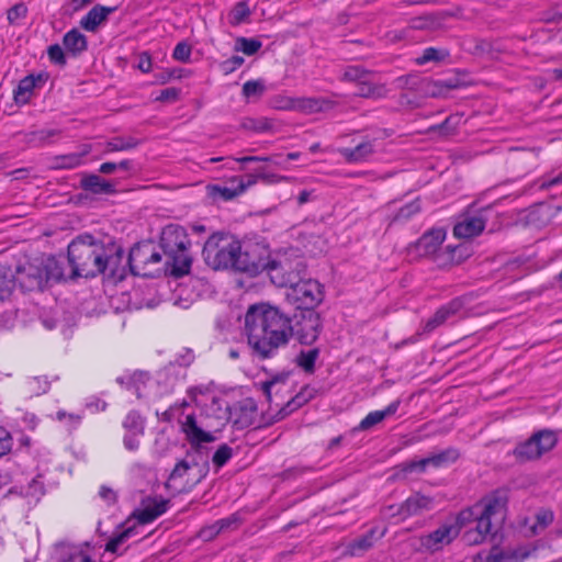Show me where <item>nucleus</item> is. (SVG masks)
I'll use <instances>...</instances> for the list:
<instances>
[{
    "label": "nucleus",
    "mask_w": 562,
    "mask_h": 562,
    "mask_svg": "<svg viewBox=\"0 0 562 562\" xmlns=\"http://www.w3.org/2000/svg\"><path fill=\"white\" fill-rule=\"evenodd\" d=\"M323 329L321 315L315 311H302L290 317L278 307L266 303L249 306L245 315V334L252 353L259 359L274 357L288 346L291 337L301 345H313Z\"/></svg>",
    "instance_id": "1"
},
{
    "label": "nucleus",
    "mask_w": 562,
    "mask_h": 562,
    "mask_svg": "<svg viewBox=\"0 0 562 562\" xmlns=\"http://www.w3.org/2000/svg\"><path fill=\"white\" fill-rule=\"evenodd\" d=\"M124 251L113 241L103 243L91 235H80L68 246V261L72 278H93L109 270L115 274Z\"/></svg>",
    "instance_id": "2"
},
{
    "label": "nucleus",
    "mask_w": 562,
    "mask_h": 562,
    "mask_svg": "<svg viewBox=\"0 0 562 562\" xmlns=\"http://www.w3.org/2000/svg\"><path fill=\"white\" fill-rule=\"evenodd\" d=\"M189 406L190 402L187 400L171 405L162 413V420H177L179 423L181 431L190 443V449L182 460L188 463L191 471H194V479L191 481V484H196L209 473L210 469L209 451L203 447V443L214 441L215 437L210 430H206V428L211 427L206 423V417L201 416L198 419L193 413H186Z\"/></svg>",
    "instance_id": "3"
},
{
    "label": "nucleus",
    "mask_w": 562,
    "mask_h": 562,
    "mask_svg": "<svg viewBox=\"0 0 562 562\" xmlns=\"http://www.w3.org/2000/svg\"><path fill=\"white\" fill-rule=\"evenodd\" d=\"M306 265L303 260L283 262L271 269V280L278 286L288 288L286 299L297 308L314 311L324 300L322 284L314 279H303Z\"/></svg>",
    "instance_id": "4"
},
{
    "label": "nucleus",
    "mask_w": 562,
    "mask_h": 562,
    "mask_svg": "<svg viewBox=\"0 0 562 562\" xmlns=\"http://www.w3.org/2000/svg\"><path fill=\"white\" fill-rule=\"evenodd\" d=\"M190 246V238L182 226L169 224L164 227L160 235V247L167 258L166 265L170 266V273L176 278L190 272L192 265Z\"/></svg>",
    "instance_id": "5"
},
{
    "label": "nucleus",
    "mask_w": 562,
    "mask_h": 562,
    "mask_svg": "<svg viewBox=\"0 0 562 562\" xmlns=\"http://www.w3.org/2000/svg\"><path fill=\"white\" fill-rule=\"evenodd\" d=\"M288 374L274 376L261 384V390L270 403V409L277 411V419H283L301 406L306 404L314 397L315 390L304 386L296 395L284 401L282 394L286 393L289 386L286 384Z\"/></svg>",
    "instance_id": "6"
},
{
    "label": "nucleus",
    "mask_w": 562,
    "mask_h": 562,
    "mask_svg": "<svg viewBox=\"0 0 562 562\" xmlns=\"http://www.w3.org/2000/svg\"><path fill=\"white\" fill-rule=\"evenodd\" d=\"M506 503L505 493L495 492L474 506L461 510L457 517V522L460 527L474 522L475 526L472 529L487 538L492 531V517L501 513Z\"/></svg>",
    "instance_id": "7"
},
{
    "label": "nucleus",
    "mask_w": 562,
    "mask_h": 562,
    "mask_svg": "<svg viewBox=\"0 0 562 562\" xmlns=\"http://www.w3.org/2000/svg\"><path fill=\"white\" fill-rule=\"evenodd\" d=\"M240 243L226 234H213L205 241L202 256L205 263L214 270L234 268Z\"/></svg>",
    "instance_id": "8"
},
{
    "label": "nucleus",
    "mask_w": 562,
    "mask_h": 562,
    "mask_svg": "<svg viewBox=\"0 0 562 562\" xmlns=\"http://www.w3.org/2000/svg\"><path fill=\"white\" fill-rule=\"evenodd\" d=\"M558 443V435L550 429L533 432L530 438L519 442L513 450V456L519 462L538 460L552 450Z\"/></svg>",
    "instance_id": "9"
},
{
    "label": "nucleus",
    "mask_w": 562,
    "mask_h": 562,
    "mask_svg": "<svg viewBox=\"0 0 562 562\" xmlns=\"http://www.w3.org/2000/svg\"><path fill=\"white\" fill-rule=\"evenodd\" d=\"M460 532V527L441 525L436 530L413 539L412 547L417 552L436 553L449 546Z\"/></svg>",
    "instance_id": "10"
},
{
    "label": "nucleus",
    "mask_w": 562,
    "mask_h": 562,
    "mask_svg": "<svg viewBox=\"0 0 562 562\" xmlns=\"http://www.w3.org/2000/svg\"><path fill=\"white\" fill-rule=\"evenodd\" d=\"M267 251L258 244L240 245L235 269L247 273H257L268 267Z\"/></svg>",
    "instance_id": "11"
},
{
    "label": "nucleus",
    "mask_w": 562,
    "mask_h": 562,
    "mask_svg": "<svg viewBox=\"0 0 562 562\" xmlns=\"http://www.w3.org/2000/svg\"><path fill=\"white\" fill-rule=\"evenodd\" d=\"M161 261V255L149 244H137L130 250L127 263L133 274L147 276L146 267Z\"/></svg>",
    "instance_id": "12"
},
{
    "label": "nucleus",
    "mask_w": 562,
    "mask_h": 562,
    "mask_svg": "<svg viewBox=\"0 0 562 562\" xmlns=\"http://www.w3.org/2000/svg\"><path fill=\"white\" fill-rule=\"evenodd\" d=\"M256 183L257 177H255L254 175H247L246 178L232 177L224 183L210 186L209 190L212 196H220L224 201H229L240 195L246 191V189Z\"/></svg>",
    "instance_id": "13"
},
{
    "label": "nucleus",
    "mask_w": 562,
    "mask_h": 562,
    "mask_svg": "<svg viewBox=\"0 0 562 562\" xmlns=\"http://www.w3.org/2000/svg\"><path fill=\"white\" fill-rule=\"evenodd\" d=\"M447 237V231L442 227H434L425 232L413 245L411 251H415L419 257H432L438 252Z\"/></svg>",
    "instance_id": "14"
},
{
    "label": "nucleus",
    "mask_w": 562,
    "mask_h": 562,
    "mask_svg": "<svg viewBox=\"0 0 562 562\" xmlns=\"http://www.w3.org/2000/svg\"><path fill=\"white\" fill-rule=\"evenodd\" d=\"M375 142L369 137H364L355 147L338 148V154L348 164H360L368 161L375 153Z\"/></svg>",
    "instance_id": "15"
},
{
    "label": "nucleus",
    "mask_w": 562,
    "mask_h": 562,
    "mask_svg": "<svg viewBox=\"0 0 562 562\" xmlns=\"http://www.w3.org/2000/svg\"><path fill=\"white\" fill-rule=\"evenodd\" d=\"M463 307V302L460 299H453L447 304L439 307L436 313L425 322L423 333L429 334L439 326L446 324L454 317Z\"/></svg>",
    "instance_id": "16"
},
{
    "label": "nucleus",
    "mask_w": 562,
    "mask_h": 562,
    "mask_svg": "<svg viewBox=\"0 0 562 562\" xmlns=\"http://www.w3.org/2000/svg\"><path fill=\"white\" fill-rule=\"evenodd\" d=\"M434 508V499L419 493H415L403 502L398 507L396 514L402 518H407L415 515H420L424 512Z\"/></svg>",
    "instance_id": "17"
},
{
    "label": "nucleus",
    "mask_w": 562,
    "mask_h": 562,
    "mask_svg": "<svg viewBox=\"0 0 562 562\" xmlns=\"http://www.w3.org/2000/svg\"><path fill=\"white\" fill-rule=\"evenodd\" d=\"M464 258V248L461 245H447L446 247L441 246L431 260L439 268H448L461 263Z\"/></svg>",
    "instance_id": "18"
},
{
    "label": "nucleus",
    "mask_w": 562,
    "mask_h": 562,
    "mask_svg": "<svg viewBox=\"0 0 562 562\" xmlns=\"http://www.w3.org/2000/svg\"><path fill=\"white\" fill-rule=\"evenodd\" d=\"M115 11L114 7L94 5L80 20V26L88 32H95L98 27L108 20V16Z\"/></svg>",
    "instance_id": "19"
},
{
    "label": "nucleus",
    "mask_w": 562,
    "mask_h": 562,
    "mask_svg": "<svg viewBox=\"0 0 562 562\" xmlns=\"http://www.w3.org/2000/svg\"><path fill=\"white\" fill-rule=\"evenodd\" d=\"M385 535V529L379 530L378 528H371L364 535L353 539L347 546V550L351 555H361L369 549H371L374 542Z\"/></svg>",
    "instance_id": "20"
},
{
    "label": "nucleus",
    "mask_w": 562,
    "mask_h": 562,
    "mask_svg": "<svg viewBox=\"0 0 562 562\" xmlns=\"http://www.w3.org/2000/svg\"><path fill=\"white\" fill-rule=\"evenodd\" d=\"M485 227L482 216H467L453 227V235L458 238H472L480 235Z\"/></svg>",
    "instance_id": "21"
},
{
    "label": "nucleus",
    "mask_w": 562,
    "mask_h": 562,
    "mask_svg": "<svg viewBox=\"0 0 562 562\" xmlns=\"http://www.w3.org/2000/svg\"><path fill=\"white\" fill-rule=\"evenodd\" d=\"M191 473L194 474V471H191L188 463H186L183 460H180L171 471L167 482L166 487L175 493H181L187 490V487L192 486L191 482H179L182 480L186 475H190Z\"/></svg>",
    "instance_id": "22"
},
{
    "label": "nucleus",
    "mask_w": 562,
    "mask_h": 562,
    "mask_svg": "<svg viewBox=\"0 0 562 562\" xmlns=\"http://www.w3.org/2000/svg\"><path fill=\"white\" fill-rule=\"evenodd\" d=\"M401 405V400H395L382 411L370 412L358 425V430H369L385 418L393 416Z\"/></svg>",
    "instance_id": "23"
},
{
    "label": "nucleus",
    "mask_w": 562,
    "mask_h": 562,
    "mask_svg": "<svg viewBox=\"0 0 562 562\" xmlns=\"http://www.w3.org/2000/svg\"><path fill=\"white\" fill-rule=\"evenodd\" d=\"M80 186L85 191H89L93 194H111L115 192L114 184L98 175H87L82 177Z\"/></svg>",
    "instance_id": "24"
},
{
    "label": "nucleus",
    "mask_w": 562,
    "mask_h": 562,
    "mask_svg": "<svg viewBox=\"0 0 562 562\" xmlns=\"http://www.w3.org/2000/svg\"><path fill=\"white\" fill-rule=\"evenodd\" d=\"M37 82H43V77L41 75L36 77L30 75L21 79L18 87L13 91L14 101L18 104H26L37 86Z\"/></svg>",
    "instance_id": "25"
},
{
    "label": "nucleus",
    "mask_w": 562,
    "mask_h": 562,
    "mask_svg": "<svg viewBox=\"0 0 562 562\" xmlns=\"http://www.w3.org/2000/svg\"><path fill=\"white\" fill-rule=\"evenodd\" d=\"M168 499H154L137 514V520L142 525L149 524L165 514L168 509Z\"/></svg>",
    "instance_id": "26"
},
{
    "label": "nucleus",
    "mask_w": 562,
    "mask_h": 562,
    "mask_svg": "<svg viewBox=\"0 0 562 562\" xmlns=\"http://www.w3.org/2000/svg\"><path fill=\"white\" fill-rule=\"evenodd\" d=\"M384 85L375 83L373 75L357 83L356 94L367 99H382L386 97Z\"/></svg>",
    "instance_id": "27"
},
{
    "label": "nucleus",
    "mask_w": 562,
    "mask_h": 562,
    "mask_svg": "<svg viewBox=\"0 0 562 562\" xmlns=\"http://www.w3.org/2000/svg\"><path fill=\"white\" fill-rule=\"evenodd\" d=\"M63 44L66 50L74 56L81 54L88 48L87 37L77 29H72L64 35Z\"/></svg>",
    "instance_id": "28"
},
{
    "label": "nucleus",
    "mask_w": 562,
    "mask_h": 562,
    "mask_svg": "<svg viewBox=\"0 0 562 562\" xmlns=\"http://www.w3.org/2000/svg\"><path fill=\"white\" fill-rule=\"evenodd\" d=\"M330 106L331 102L323 98H295V111L306 114L322 112Z\"/></svg>",
    "instance_id": "29"
},
{
    "label": "nucleus",
    "mask_w": 562,
    "mask_h": 562,
    "mask_svg": "<svg viewBox=\"0 0 562 562\" xmlns=\"http://www.w3.org/2000/svg\"><path fill=\"white\" fill-rule=\"evenodd\" d=\"M460 458V451L454 447H449L440 452L427 457L428 465L439 469L454 463Z\"/></svg>",
    "instance_id": "30"
},
{
    "label": "nucleus",
    "mask_w": 562,
    "mask_h": 562,
    "mask_svg": "<svg viewBox=\"0 0 562 562\" xmlns=\"http://www.w3.org/2000/svg\"><path fill=\"white\" fill-rule=\"evenodd\" d=\"M422 211V204L419 199H415L403 206L391 217V223H406L411 221L415 215Z\"/></svg>",
    "instance_id": "31"
},
{
    "label": "nucleus",
    "mask_w": 562,
    "mask_h": 562,
    "mask_svg": "<svg viewBox=\"0 0 562 562\" xmlns=\"http://www.w3.org/2000/svg\"><path fill=\"white\" fill-rule=\"evenodd\" d=\"M150 381L149 374L144 371H135L127 374L126 389L133 392L138 398L144 396L146 384Z\"/></svg>",
    "instance_id": "32"
},
{
    "label": "nucleus",
    "mask_w": 562,
    "mask_h": 562,
    "mask_svg": "<svg viewBox=\"0 0 562 562\" xmlns=\"http://www.w3.org/2000/svg\"><path fill=\"white\" fill-rule=\"evenodd\" d=\"M427 457L420 460H413L408 462L401 463L396 467L395 476L397 479H405L411 473H425L428 468Z\"/></svg>",
    "instance_id": "33"
},
{
    "label": "nucleus",
    "mask_w": 562,
    "mask_h": 562,
    "mask_svg": "<svg viewBox=\"0 0 562 562\" xmlns=\"http://www.w3.org/2000/svg\"><path fill=\"white\" fill-rule=\"evenodd\" d=\"M139 140L132 136H116L112 137L105 144L106 151H124L137 147Z\"/></svg>",
    "instance_id": "34"
},
{
    "label": "nucleus",
    "mask_w": 562,
    "mask_h": 562,
    "mask_svg": "<svg viewBox=\"0 0 562 562\" xmlns=\"http://www.w3.org/2000/svg\"><path fill=\"white\" fill-rule=\"evenodd\" d=\"M319 357V349L312 348L308 350H302L296 356V364L303 369L306 373H313L315 371V362Z\"/></svg>",
    "instance_id": "35"
},
{
    "label": "nucleus",
    "mask_w": 562,
    "mask_h": 562,
    "mask_svg": "<svg viewBox=\"0 0 562 562\" xmlns=\"http://www.w3.org/2000/svg\"><path fill=\"white\" fill-rule=\"evenodd\" d=\"M449 57V52L445 48L427 47L422 55L416 58V64L422 66L428 63H440Z\"/></svg>",
    "instance_id": "36"
},
{
    "label": "nucleus",
    "mask_w": 562,
    "mask_h": 562,
    "mask_svg": "<svg viewBox=\"0 0 562 562\" xmlns=\"http://www.w3.org/2000/svg\"><path fill=\"white\" fill-rule=\"evenodd\" d=\"M462 86L461 80L457 77L446 78L441 80L430 81L428 93L432 97L441 94L445 90H456Z\"/></svg>",
    "instance_id": "37"
},
{
    "label": "nucleus",
    "mask_w": 562,
    "mask_h": 562,
    "mask_svg": "<svg viewBox=\"0 0 562 562\" xmlns=\"http://www.w3.org/2000/svg\"><path fill=\"white\" fill-rule=\"evenodd\" d=\"M396 85L398 88L409 90H419L420 88H425L426 91L428 92L430 88V80L420 79L419 77L414 75H407L398 77L396 79Z\"/></svg>",
    "instance_id": "38"
},
{
    "label": "nucleus",
    "mask_w": 562,
    "mask_h": 562,
    "mask_svg": "<svg viewBox=\"0 0 562 562\" xmlns=\"http://www.w3.org/2000/svg\"><path fill=\"white\" fill-rule=\"evenodd\" d=\"M123 427L130 434L143 435L145 420L136 411H131L124 418Z\"/></svg>",
    "instance_id": "39"
},
{
    "label": "nucleus",
    "mask_w": 562,
    "mask_h": 562,
    "mask_svg": "<svg viewBox=\"0 0 562 562\" xmlns=\"http://www.w3.org/2000/svg\"><path fill=\"white\" fill-rule=\"evenodd\" d=\"M136 535V527H127L119 535L111 538L105 544V551L111 553H119V548L125 541H127L131 537Z\"/></svg>",
    "instance_id": "40"
},
{
    "label": "nucleus",
    "mask_w": 562,
    "mask_h": 562,
    "mask_svg": "<svg viewBox=\"0 0 562 562\" xmlns=\"http://www.w3.org/2000/svg\"><path fill=\"white\" fill-rule=\"evenodd\" d=\"M243 127L256 133H265L273 128V123L267 117H247L243 122Z\"/></svg>",
    "instance_id": "41"
},
{
    "label": "nucleus",
    "mask_w": 562,
    "mask_h": 562,
    "mask_svg": "<svg viewBox=\"0 0 562 562\" xmlns=\"http://www.w3.org/2000/svg\"><path fill=\"white\" fill-rule=\"evenodd\" d=\"M372 76V71L364 69L361 66L352 65L347 66L342 74V80L359 83L368 77Z\"/></svg>",
    "instance_id": "42"
},
{
    "label": "nucleus",
    "mask_w": 562,
    "mask_h": 562,
    "mask_svg": "<svg viewBox=\"0 0 562 562\" xmlns=\"http://www.w3.org/2000/svg\"><path fill=\"white\" fill-rule=\"evenodd\" d=\"M262 46L257 38L238 37L235 43V50L243 52L247 56L255 55Z\"/></svg>",
    "instance_id": "43"
},
{
    "label": "nucleus",
    "mask_w": 562,
    "mask_h": 562,
    "mask_svg": "<svg viewBox=\"0 0 562 562\" xmlns=\"http://www.w3.org/2000/svg\"><path fill=\"white\" fill-rule=\"evenodd\" d=\"M554 519V515L552 510L549 509H540L536 514V522L530 527V531L532 536L538 535L540 531L544 530Z\"/></svg>",
    "instance_id": "44"
},
{
    "label": "nucleus",
    "mask_w": 562,
    "mask_h": 562,
    "mask_svg": "<svg viewBox=\"0 0 562 562\" xmlns=\"http://www.w3.org/2000/svg\"><path fill=\"white\" fill-rule=\"evenodd\" d=\"M266 90L265 82L262 80H248L243 85V95L250 99H259Z\"/></svg>",
    "instance_id": "45"
},
{
    "label": "nucleus",
    "mask_w": 562,
    "mask_h": 562,
    "mask_svg": "<svg viewBox=\"0 0 562 562\" xmlns=\"http://www.w3.org/2000/svg\"><path fill=\"white\" fill-rule=\"evenodd\" d=\"M59 562H93L91 557L78 547H67Z\"/></svg>",
    "instance_id": "46"
},
{
    "label": "nucleus",
    "mask_w": 562,
    "mask_h": 562,
    "mask_svg": "<svg viewBox=\"0 0 562 562\" xmlns=\"http://www.w3.org/2000/svg\"><path fill=\"white\" fill-rule=\"evenodd\" d=\"M82 154L71 153L55 157V167L64 169H72L81 165Z\"/></svg>",
    "instance_id": "47"
},
{
    "label": "nucleus",
    "mask_w": 562,
    "mask_h": 562,
    "mask_svg": "<svg viewBox=\"0 0 562 562\" xmlns=\"http://www.w3.org/2000/svg\"><path fill=\"white\" fill-rule=\"evenodd\" d=\"M537 549V546L518 547L514 550L505 552V560L522 562L524 560L528 559L533 552H536Z\"/></svg>",
    "instance_id": "48"
},
{
    "label": "nucleus",
    "mask_w": 562,
    "mask_h": 562,
    "mask_svg": "<svg viewBox=\"0 0 562 562\" xmlns=\"http://www.w3.org/2000/svg\"><path fill=\"white\" fill-rule=\"evenodd\" d=\"M233 457V449L226 445H221L217 450L214 452L212 461L216 468L224 467Z\"/></svg>",
    "instance_id": "49"
},
{
    "label": "nucleus",
    "mask_w": 562,
    "mask_h": 562,
    "mask_svg": "<svg viewBox=\"0 0 562 562\" xmlns=\"http://www.w3.org/2000/svg\"><path fill=\"white\" fill-rule=\"evenodd\" d=\"M45 494L44 482L42 476L34 477L25 490V495L38 501Z\"/></svg>",
    "instance_id": "50"
},
{
    "label": "nucleus",
    "mask_w": 562,
    "mask_h": 562,
    "mask_svg": "<svg viewBox=\"0 0 562 562\" xmlns=\"http://www.w3.org/2000/svg\"><path fill=\"white\" fill-rule=\"evenodd\" d=\"M26 14L27 7L23 2H20L8 10L7 19L10 24H18L21 20L26 18Z\"/></svg>",
    "instance_id": "51"
},
{
    "label": "nucleus",
    "mask_w": 562,
    "mask_h": 562,
    "mask_svg": "<svg viewBox=\"0 0 562 562\" xmlns=\"http://www.w3.org/2000/svg\"><path fill=\"white\" fill-rule=\"evenodd\" d=\"M271 105L273 109L282 110V111H295V98L286 97V95H276L271 100Z\"/></svg>",
    "instance_id": "52"
},
{
    "label": "nucleus",
    "mask_w": 562,
    "mask_h": 562,
    "mask_svg": "<svg viewBox=\"0 0 562 562\" xmlns=\"http://www.w3.org/2000/svg\"><path fill=\"white\" fill-rule=\"evenodd\" d=\"M55 419L65 423L70 428H76L81 423L82 417L79 414L67 413L60 409L56 413Z\"/></svg>",
    "instance_id": "53"
},
{
    "label": "nucleus",
    "mask_w": 562,
    "mask_h": 562,
    "mask_svg": "<svg viewBox=\"0 0 562 562\" xmlns=\"http://www.w3.org/2000/svg\"><path fill=\"white\" fill-rule=\"evenodd\" d=\"M249 14H250V10L248 8L247 2H245V1H240V2L236 3L231 12L233 22L236 24L241 23Z\"/></svg>",
    "instance_id": "54"
},
{
    "label": "nucleus",
    "mask_w": 562,
    "mask_h": 562,
    "mask_svg": "<svg viewBox=\"0 0 562 562\" xmlns=\"http://www.w3.org/2000/svg\"><path fill=\"white\" fill-rule=\"evenodd\" d=\"M172 57L178 61H189L191 57V46L186 42L178 43L172 52Z\"/></svg>",
    "instance_id": "55"
},
{
    "label": "nucleus",
    "mask_w": 562,
    "mask_h": 562,
    "mask_svg": "<svg viewBox=\"0 0 562 562\" xmlns=\"http://www.w3.org/2000/svg\"><path fill=\"white\" fill-rule=\"evenodd\" d=\"M29 386L31 391L40 395L49 390V381L46 376H34L29 381Z\"/></svg>",
    "instance_id": "56"
},
{
    "label": "nucleus",
    "mask_w": 562,
    "mask_h": 562,
    "mask_svg": "<svg viewBox=\"0 0 562 562\" xmlns=\"http://www.w3.org/2000/svg\"><path fill=\"white\" fill-rule=\"evenodd\" d=\"M47 54H48L49 60L52 63L59 65V66L66 65L65 53L60 45H58V44L50 45L47 49Z\"/></svg>",
    "instance_id": "57"
},
{
    "label": "nucleus",
    "mask_w": 562,
    "mask_h": 562,
    "mask_svg": "<svg viewBox=\"0 0 562 562\" xmlns=\"http://www.w3.org/2000/svg\"><path fill=\"white\" fill-rule=\"evenodd\" d=\"M13 439L11 434L2 426H0V457L5 456L12 449Z\"/></svg>",
    "instance_id": "58"
},
{
    "label": "nucleus",
    "mask_w": 562,
    "mask_h": 562,
    "mask_svg": "<svg viewBox=\"0 0 562 562\" xmlns=\"http://www.w3.org/2000/svg\"><path fill=\"white\" fill-rule=\"evenodd\" d=\"M462 538H463V541L468 546H477V544L483 543L486 540V538L484 536H482L480 532L475 531L472 528H469L463 533Z\"/></svg>",
    "instance_id": "59"
},
{
    "label": "nucleus",
    "mask_w": 562,
    "mask_h": 562,
    "mask_svg": "<svg viewBox=\"0 0 562 562\" xmlns=\"http://www.w3.org/2000/svg\"><path fill=\"white\" fill-rule=\"evenodd\" d=\"M182 69L162 70L155 74L156 82L164 85L167 83L171 78H181Z\"/></svg>",
    "instance_id": "60"
},
{
    "label": "nucleus",
    "mask_w": 562,
    "mask_h": 562,
    "mask_svg": "<svg viewBox=\"0 0 562 562\" xmlns=\"http://www.w3.org/2000/svg\"><path fill=\"white\" fill-rule=\"evenodd\" d=\"M245 59L241 56H233L222 63V69L226 72H233L244 64Z\"/></svg>",
    "instance_id": "61"
},
{
    "label": "nucleus",
    "mask_w": 562,
    "mask_h": 562,
    "mask_svg": "<svg viewBox=\"0 0 562 562\" xmlns=\"http://www.w3.org/2000/svg\"><path fill=\"white\" fill-rule=\"evenodd\" d=\"M179 94H180L179 89L173 88V87L166 88L160 91V94L158 97H156V100L160 101V102H175L178 100Z\"/></svg>",
    "instance_id": "62"
},
{
    "label": "nucleus",
    "mask_w": 562,
    "mask_h": 562,
    "mask_svg": "<svg viewBox=\"0 0 562 562\" xmlns=\"http://www.w3.org/2000/svg\"><path fill=\"white\" fill-rule=\"evenodd\" d=\"M220 529H218V526L216 524V521L210 526H205L203 527L200 531H199V537L203 540V541H211L213 540L218 533H220Z\"/></svg>",
    "instance_id": "63"
},
{
    "label": "nucleus",
    "mask_w": 562,
    "mask_h": 562,
    "mask_svg": "<svg viewBox=\"0 0 562 562\" xmlns=\"http://www.w3.org/2000/svg\"><path fill=\"white\" fill-rule=\"evenodd\" d=\"M477 560L481 562H501L505 560V552L494 547L484 558L480 554Z\"/></svg>",
    "instance_id": "64"
}]
</instances>
